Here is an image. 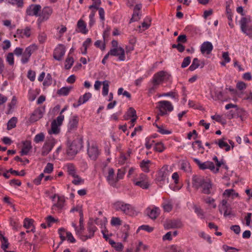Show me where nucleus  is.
Here are the masks:
<instances>
[{
  "label": "nucleus",
  "instance_id": "1",
  "mask_svg": "<svg viewBox=\"0 0 252 252\" xmlns=\"http://www.w3.org/2000/svg\"><path fill=\"white\" fill-rule=\"evenodd\" d=\"M97 228L94 224L93 219L91 218L87 223L86 235H83L80 230L77 231V235L83 242L86 241L89 239L94 237V233L97 231Z\"/></svg>",
  "mask_w": 252,
  "mask_h": 252
},
{
  "label": "nucleus",
  "instance_id": "2",
  "mask_svg": "<svg viewBox=\"0 0 252 252\" xmlns=\"http://www.w3.org/2000/svg\"><path fill=\"white\" fill-rule=\"evenodd\" d=\"M132 182L135 186L144 189H148L150 186L149 177L147 175L142 173L137 175L133 178Z\"/></svg>",
  "mask_w": 252,
  "mask_h": 252
},
{
  "label": "nucleus",
  "instance_id": "3",
  "mask_svg": "<svg viewBox=\"0 0 252 252\" xmlns=\"http://www.w3.org/2000/svg\"><path fill=\"white\" fill-rule=\"evenodd\" d=\"M239 23L241 31L250 37H252V17L250 16L242 17Z\"/></svg>",
  "mask_w": 252,
  "mask_h": 252
},
{
  "label": "nucleus",
  "instance_id": "4",
  "mask_svg": "<svg viewBox=\"0 0 252 252\" xmlns=\"http://www.w3.org/2000/svg\"><path fill=\"white\" fill-rule=\"evenodd\" d=\"M113 207L115 210L121 211L126 215L131 216L134 214V210L132 205L123 201H118L115 202L113 204Z\"/></svg>",
  "mask_w": 252,
  "mask_h": 252
},
{
  "label": "nucleus",
  "instance_id": "5",
  "mask_svg": "<svg viewBox=\"0 0 252 252\" xmlns=\"http://www.w3.org/2000/svg\"><path fill=\"white\" fill-rule=\"evenodd\" d=\"M83 147V138L78 135L72 142L67 150L68 155H76Z\"/></svg>",
  "mask_w": 252,
  "mask_h": 252
},
{
  "label": "nucleus",
  "instance_id": "6",
  "mask_svg": "<svg viewBox=\"0 0 252 252\" xmlns=\"http://www.w3.org/2000/svg\"><path fill=\"white\" fill-rule=\"evenodd\" d=\"M157 108L158 110V115L163 116L173 110L174 107L171 102L167 100H161L158 102Z\"/></svg>",
  "mask_w": 252,
  "mask_h": 252
},
{
  "label": "nucleus",
  "instance_id": "7",
  "mask_svg": "<svg viewBox=\"0 0 252 252\" xmlns=\"http://www.w3.org/2000/svg\"><path fill=\"white\" fill-rule=\"evenodd\" d=\"M170 78L171 75L167 72L164 71H160L154 75L151 82L152 84H155L158 86H159V85L162 83L163 81H168L170 79Z\"/></svg>",
  "mask_w": 252,
  "mask_h": 252
},
{
  "label": "nucleus",
  "instance_id": "8",
  "mask_svg": "<svg viewBox=\"0 0 252 252\" xmlns=\"http://www.w3.org/2000/svg\"><path fill=\"white\" fill-rule=\"evenodd\" d=\"M87 154L90 158L93 160H96L100 154V150L96 143H88Z\"/></svg>",
  "mask_w": 252,
  "mask_h": 252
},
{
  "label": "nucleus",
  "instance_id": "9",
  "mask_svg": "<svg viewBox=\"0 0 252 252\" xmlns=\"http://www.w3.org/2000/svg\"><path fill=\"white\" fill-rule=\"evenodd\" d=\"M39 13V18L37 19L38 25L41 24L44 21L48 20L53 13V9L50 6L44 7Z\"/></svg>",
  "mask_w": 252,
  "mask_h": 252
},
{
  "label": "nucleus",
  "instance_id": "10",
  "mask_svg": "<svg viewBox=\"0 0 252 252\" xmlns=\"http://www.w3.org/2000/svg\"><path fill=\"white\" fill-rule=\"evenodd\" d=\"M56 143L55 139L52 137H50L44 143L41 151V155L43 156H47L52 150Z\"/></svg>",
  "mask_w": 252,
  "mask_h": 252
},
{
  "label": "nucleus",
  "instance_id": "11",
  "mask_svg": "<svg viewBox=\"0 0 252 252\" xmlns=\"http://www.w3.org/2000/svg\"><path fill=\"white\" fill-rule=\"evenodd\" d=\"M66 51L65 46L63 44H59L53 51V58L57 61H61Z\"/></svg>",
  "mask_w": 252,
  "mask_h": 252
},
{
  "label": "nucleus",
  "instance_id": "12",
  "mask_svg": "<svg viewBox=\"0 0 252 252\" xmlns=\"http://www.w3.org/2000/svg\"><path fill=\"white\" fill-rule=\"evenodd\" d=\"M168 168V166L165 165L158 171L156 178L157 182H159L160 184H163L162 182L165 181L169 175V172Z\"/></svg>",
  "mask_w": 252,
  "mask_h": 252
},
{
  "label": "nucleus",
  "instance_id": "13",
  "mask_svg": "<svg viewBox=\"0 0 252 252\" xmlns=\"http://www.w3.org/2000/svg\"><path fill=\"white\" fill-rule=\"evenodd\" d=\"M45 112L44 107H39L36 108L29 118V121L31 123H34L40 120L43 115Z\"/></svg>",
  "mask_w": 252,
  "mask_h": 252
},
{
  "label": "nucleus",
  "instance_id": "14",
  "mask_svg": "<svg viewBox=\"0 0 252 252\" xmlns=\"http://www.w3.org/2000/svg\"><path fill=\"white\" fill-rule=\"evenodd\" d=\"M109 52L110 56L118 57V60L120 61H124L126 60L125 51L122 47L111 48Z\"/></svg>",
  "mask_w": 252,
  "mask_h": 252
},
{
  "label": "nucleus",
  "instance_id": "15",
  "mask_svg": "<svg viewBox=\"0 0 252 252\" xmlns=\"http://www.w3.org/2000/svg\"><path fill=\"white\" fill-rule=\"evenodd\" d=\"M41 11V6L39 4H31L26 9L27 15L30 16H35L38 17Z\"/></svg>",
  "mask_w": 252,
  "mask_h": 252
},
{
  "label": "nucleus",
  "instance_id": "16",
  "mask_svg": "<svg viewBox=\"0 0 252 252\" xmlns=\"http://www.w3.org/2000/svg\"><path fill=\"white\" fill-rule=\"evenodd\" d=\"M193 161L198 166L200 169H210L211 171L215 170V165L213 162L207 161L201 162L199 159L196 158H192Z\"/></svg>",
  "mask_w": 252,
  "mask_h": 252
},
{
  "label": "nucleus",
  "instance_id": "17",
  "mask_svg": "<svg viewBox=\"0 0 252 252\" xmlns=\"http://www.w3.org/2000/svg\"><path fill=\"white\" fill-rule=\"evenodd\" d=\"M31 35V28L30 27H27L24 29H17L14 37L18 38H29Z\"/></svg>",
  "mask_w": 252,
  "mask_h": 252
},
{
  "label": "nucleus",
  "instance_id": "18",
  "mask_svg": "<svg viewBox=\"0 0 252 252\" xmlns=\"http://www.w3.org/2000/svg\"><path fill=\"white\" fill-rule=\"evenodd\" d=\"M142 8V4L139 3L135 5L133 9V13L132 18L130 20V23L138 21L140 20L141 16L140 10Z\"/></svg>",
  "mask_w": 252,
  "mask_h": 252
},
{
  "label": "nucleus",
  "instance_id": "19",
  "mask_svg": "<svg viewBox=\"0 0 252 252\" xmlns=\"http://www.w3.org/2000/svg\"><path fill=\"white\" fill-rule=\"evenodd\" d=\"M182 222L179 220H169L164 224V227L167 229L171 228H178L182 227Z\"/></svg>",
  "mask_w": 252,
  "mask_h": 252
},
{
  "label": "nucleus",
  "instance_id": "20",
  "mask_svg": "<svg viewBox=\"0 0 252 252\" xmlns=\"http://www.w3.org/2000/svg\"><path fill=\"white\" fill-rule=\"evenodd\" d=\"M213 49L212 44L209 41L204 42L200 47V51L202 54L209 55Z\"/></svg>",
  "mask_w": 252,
  "mask_h": 252
},
{
  "label": "nucleus",
  "instance_id": "21",
  "mask_svg": "<svg viewBox=\"0 0 252 252\" xmlns=\"http://www.w3.org/2000/svg\"><path fill=\"white\" fill-rule=\"evenodd\" d=\"M79 118L77 116H73L69 122L68 129L69 131L75 130L78 125Z\"/></svg>",
  "mask_w": 252,
  "mask_h": 252
},
{
  "label": "nucleus",
  "instance_id": "22",
  "mask_svg": "<svg viewBox=\"0 0 252 252\" xmlns=\"http://www.w3.org/2000/svg\"><path fill=\"white\" fill-rule=\"evenodd\" d=\"M32 148V143L30 141L26 140L23 142V147L20 152L21 156L27 155Z\"/></svg>",
  "mask_w": 252,
  "mask_h": 252
},
{
  "label": "nucleus",
  "instance_id": "23",
  "mask_svg": "<svg viewBox=\"0 0 252 252\" xmlns=\"http://www.w3.org/2000/svg\"><path fill=\"white\" fill-rule=\"evenodd\" d=\"M147 212L148 215L153 220L157 218L160 214L159 209L156 207H154L153 209L148 208Z\"/></svg>",
  "mask_w": 252,
  "mask_h": 252
},
{
  "label": "nucleus",
  "instance_id": "24",
  "mask_svg": "<svg viewBox=\"0 0 252 252\" xmlns=\"http://www.w3.org/2000/svg\"><path fill=\"white\" fill-rule=\"evenodd\" d=\"M107 180L111 186H115L117 183V179L114 177V170L112 168L108 169Z\"/></svg>",
  "mask_w": 252,
  "mask_h": 252
},
{
  "label": "nucleus",
  "instance_id": "25",
  "mask_svg": "<svg viewBox=\"0 0 252 252\" xmlns=\"http://www.w3.org/2000/svg\"><path fill=\"white\" fill-rule=\"evenodd\" d=\"M77 27L78 29V32L86 34L88 32L86 23L80 19L77 23Z\"/></svg>",
  "mask_w": 252,
  "mask_h": 252
},
{
  "label": "nucleus",
  "instance_id": "26",
  "mask_svg": "<svg viewBox=\"0 0 252 252\" xmlns=\"http://www.w3.org/2000/svg\"><path fill=\"white\" fill-rule=\"evenodd\" d=\"M205 181V180L201 177L194 176L192 178L193 187L197 189L202 186Z\"/></svg>",
  "mask_w": 252,
  "mask_h": 252
},
{
  "label": "nucleus",
  "instance_id": "27",
  "mask_svg": "<svg viewBox=\"0 0 252 252\" xmlns=\"http://www.w3.org/2000/svg\"><path fill=\"white\" fill-rule=\"evenodd\" d=\"M223 196L231 197L232 199L235 198H240L238 193L236 192L233 189H227L224 190L222 194Z\"/></svg>",
  "mask_w": 252,
  "mask_h": 252
},
{
  "label": "nucleus",
  "instance_id": "28",
  "mask_svg": "<svg viewBox=\"0 0 252 252\" xmlns=\"http://www.w3.org/2000/svg\"><path fill=\"white\" fill-rule=\"evenodd\" d=\"M201 187L202 189V193L206 194H209L211 193V190L212 188V185L210 181L205 180Z\"/></svg>",
  "mask_w": 252,
  "mask_h": 252
},
{
  "label": "nucleus",
  "instance_id": "29",
  "mask_svg": "<svg viewBox=\"0 0 252 252\" xmlns=\"http://www.w3.org/2000/svg\"><path fill=\"white\" fill-rule=\"evenodd\" d=\"M92 96V94L90 93H86L84 95L80 96L78 101V104L75 105L73 104L74 107H77L85 102H86Z\"/></svg>",
  "mask_w": 252,
  "mask_h": 252
},
{
  "label": "nucleus",
  "instance_id": "30",
  "mask_svg": "<svg viewBox=\"0 0 252 252\" xmlns=\"http://www.w3.org/2000/svg\"><path fill=\"white\" fill-rule=\"evenodd\" d=\"M65 167L66 168L68 174L72 177L76 176L77 174L76 168L73 163H69L66 164L65 165Z\"/></svg>",
  "mask_w": 252,
  "mask_h": 252
},
{
  "label": "nucleus",
  "instance_id": "31",
  "mask_svg": "<svg viewBox=\"0 0 252 252\" xmlns=\"http://www.w3.org/2000/svg\"><path fill=\"white\" fill-rule=\"evenodd\" d=\"M151 161L150 160H143L140 163V167L142 170L145 173H149L150 172V165Z\"/></svg>",
  "mask_w": 252,
  "mask_h": 252
},
{
  "label": "nucleus",
  "instance_id": "32",
  "mask_svg": "<svg viewBox=\"0 0 252 252\" xmlns=\"http://www.w3.org/2000/svg\"><path fill=\"white\" fill-rule=\"evenodd\" d=\"M71 89L72 87H62L57 91V94L59 95L66 96L69 94Z\"/></svg>",
  "mask_w": 252,
  "mask_h": 252
},
{
  "label": "nucleus",
  "instance_id": "33",
  "mask_svg": "<svg viewBox=\"0 0 252 252\" xmlns=\"http://www.w3.org/2000/svg\"><path fill=\"white\" fill-rule=\"evenodd\" d=\"M224 138L218 140V146L221 149H224L225 151L228 152L230 150V146L225 142Z\"/></svg>",
  "mask_w": 252,
  "mask_h": 252
},
{
  "label": "nucleus",
  "instance_id": "34",
  "mask_svg": "<svg viewBox=\"0 0 252 252\" xmlns=\"http://www.w3.org/2000/svg\"><path fill=\"white\" fill-rule=\"evenodd\" d=\"M17 121L18 119L15 117H13L11 118L7 124V129L9 130L15 127Z\"/></svg>",
  "mask_w": 252,
  "mask_h": 252
},
{
  "label": "nucleus",
  "instance_id": "35",
  "mask_svg": "<svg viewBox=\"0 0 252 252\" xmlns=\"http://www.w3.org/2000/svg\"><path fill=\"white\" fill-rule=\"evenodd\" d=\"M194 212L196 214L197 216L201 219L204 218L205 213L203 210L199 207L194 205L193 207Z\"/></svg>",
  "mask_w": 252,
  "mask_h": 252
},
{
  "label": "nucleus",
  "instance_id": "36",
  "mask_svg": "<svg viewBox=\"0 0 252 252\" xmlns=\"http://www.w3.org/2000/svg\"><path fill=\"white\" fill-rule=\"evenodd\" d=\"M151 26V20H149V22H147L145 21H143L141 25H139L137 28L138 29V31L139 32H142L145 31L148 29L150 26Z\"/></svg>",
  "mask_w": 252,
  "mask_h": 252
},
{
  "label": "nucleus",
  "instance_id": "37",
  "mask_svg": "<svg viewBox=\"0 0 252 252\" xmlns=\"http://www.w3.org/2000/svg\"><path fill=\"white\" fill-rule=\"evenodd\" d=\"M38 49V46L35 44H32L29 46L27 47L25 50L27 53L31 56L32 54L35 52Z\"/></svg>",
  "mask_w": 252,
  "mask_h": 252
},
{
  "label": "nucleus",
  "instance_id": "38",
  "mask_svg": "<svg viewBox=\"0 0 252 252\" xmlns=\"http://www.w3.org/2000/svg\"><path fill=\"white\" fill-rule=\"evenodd\" d=\"M59 126L56 124L55 121H53L51 123V129L48 131L49 133L58 134L60 132V129L58 127Z\"/></svg>",
  "mask_w": 252,
  "mask_h": 252
},
{
  "label": "nucleus",
  "instance_id": "39",
  "mask_svg": "<svg viewBox=\"0 0 252 252\" xmlns=\"http://www.w3.org/2000/svg\"><path fill=\"white\" fill-rule=\"evenodd\" d=\"M200 65V61L196 58L193 59L191 64L189 68L190 71H193Z\"/></svg>",
  "mask_w": 252,
  "mask_h": 252
},
{
  "label": "nucleus",
  "instance_id": "40",
  "mask_svg": "<svg viewBox=\"0 0 252 252\" xmlns=\"http://www.w3.org/2000/svg\"><path fill=\"white\" fill-rule=\"evenodd\" d=\"M109 84L110 82L108 80H105L102 82L103 88L102 94L104 96H106L108 94Z\"/></svg>",
  "mask_w": 252,
  "mask_h": 252
},
{
  "label": "nucleus",
  "instance_id": "41",
  "mask_svg": "<svg viewBox=\"0 0 252 252\" xmlns=\"http://www.w3.org/2000/svg\"><path fill=\"white\" fill-rule=\"evenodd\" d=\"M58 196V202L56 204H54L53 206L57 207L59 209H62L64 206V203L65 201L63 196Z\"/></svg>",
  "mask_w": 252,
  "mask_h": 252
},
{
  "label": "nucleus",
  "instance_id": "42",
  "mask_svg": "<svg viewBox=\"0 0 252 252\" xmlns=\"http://www.w3.org/2000/svg\"><path fill=\"white\" fill-rule=\"evenodd\" d=\"M162 206L165 212H170L173 208V204L170 201H167L162 204Z\"/></svg>",
  "mask_w": 252,
  "mask_h": 252
},
{
  "label": "nucleus",
  "instance_id": "43",
  "mask_svg": "<svg viewBox=\"0 0 252 252\" xmlns=\"http://www.w3.org/2000/svg\"><path fill=\"white\" fill-rule=\"evenodd\" d=\"M73 178H74V179L72 181V183L74 185H80L84 183V180L81 178L77 174Z\"/></svg>",
  "mask_w": 252,
  "mask_h": 252
},
{
  "label": "nucleus",
  "instance_id": "44",
  "mask_svg": "<svg viewBox=\"0 0 252 252\" xmlns=\"http://www.w3.org/2000/svg\"><path fill=\"white\" fill-rule=\"evenodd\" d=\"M7 2L12 5H16L18 7L22 8L24 5L23 0H6Z\"/></svg>",
  "mask_w": 252,
  "mask_h": 252
},
{
  "label": "nucleus",
  "instance_id": "45",
  "mask_svg": "<svg viewBox=\"0 0 252 252\" xmlns=\"http://www.w3.org/2000/svg\"><path fill=\"white\" fill-rule=\"evenodd\" d=\"M52 84V77L50 73H48L43 82V85L45 87H47Z\"/></svg>",
  "mask_w": 252,
  "mask_h": 252
},
{
  "label": "nucleus",
  "instance_id": "46",
  "mask_svg": "<svg viewBox=\"0 0 252 252\" xmlns=\"http://www.w3.org/2000/svg\"><path fill=\"white\" fill-rule=\"evenodd\" d=\"M93 222L94 225L95 224L97 225H100L101 228H102L103 226H105L106 222H107V220L105 218H103V219H101L96 218L95 219H93Z\"/></svg>",
  "mask_w": 252,
  "mask_h": 252
},
{
  "label": "nucleus",
  "instance_id": "47",
  "mask_svg": "<svg viewBox=\"0 0 252 252\" xmlns=\"http://www.w3.org/2000/svg\"><path fill=\"white\" fill-rule=\"evenodd\" d=\"M74 63L73 58L71 57H68L65 62L64 67L66 69H70Z\"/></svg>",
  "mask_w": 252,
  "mask_h": 252
},
{
  "label": "nucleus",
  "instance_id": "48",
  "mask_svg": "<svg viewBox=\"0 0 252 252\" xmlns=\"http://www.w3.org/2000/svg\"><path fill=\"white\" fill-rule=\"evenodd\" d=\"M154 149L155 151L161 153L165 149V147L162 142H160L155 144Z\"/></svg>",
  "mask_w": 252,
  "mask_h": 252
},
{
  "label": "nucleus",
  "instance_id": "49",
  "mask_svg": "<svg viewBox=\"0 0 252 252\" xmlns=\"http://www.w3.org/2000/svg\"><path fill=\"white\" fill-rule=\"evenodd\" d=\"M1 238L2 239L0 240L1 243V248L4 251H7L6 249L8 248L9 244L8 242V239L4 236H1Z\"/></svg>",
  "mask_w": 252,
  "mask_h": 252
},
{
  "label": "nucleus",
  "instance_id": "50",
  "mask_svg": "<svg viewBox=\"0 0 252 252\" xmlns=\"http://www.w3.org/2000/svg\"><path fill=\"white\" fill-rule=\"evenodd\" d=\"M96 11V10L92 9L91 14L89 15L90 21H89V25L90 27H92L95 23L94 15H95Z\"/></svg>",
  "mask_w": 252,
  "mask_h": 252
},
{
  "label": "nucleus",
  "instance_id": "51",
  "mask_svg": "<svg viewBox=\"0 0 252 252\" xmlns=\"http://www.w3.org/2000/svg\"><path fill=\"white\" fill-rule=\"evenodd\" d=\"M193 149L195 150H200L201 149L202 151L204 150V148L202 145L201 141L200 140H196L193 142L192 144Z\"/></svg>",
  "mask_w": 252,
  "mask_h": 252
},
{
  "label": "nucleus",
  "instance_id": "52",
  "mask_svg": "<svg viewBox=\"0 0 252 252\" xmlns=\"http://www.w3.org/2000/svg\"><path fill=\"white\" fill-rule=\"evenodd\" d=\"M45 135L44 133L40 132L35 136L33 140L36 143H38L40 142L43 141Z\"/></svg>",
  "mask_w": 252,
  "mask_h": 252
},
{
  "label": "nucleus",
  "instance_id": "53",
  "mask_svg": "<svg viewBox=\"0 0 252 252\" xmlns=\"http://www.w3.org/2000/svg\"><path fill=\"white\" fill-rule=\"evenodd\" d=\"M46 222L48 227H51L53 223L58 221V220L55 219L51 216H48L45 218Z\"/></svg>",
  "mask_w": 252,
  "mask_h": 252
},
{
  "label": "nucleus",
  "instance_id": "54",
  "mask_svg": "<svg viewBox=\"0 0 252 252\" xmlns=\"http://www.w3.org/2000/svg\"><path fill=\"white\" fill-rule=\"evenodd\" d=\"M93 3V4L89 6V8L90 9L97 10L99 6L100 5L101 2L100 0H92Z\"/></svg>",
  "mask_w": 252,
  "mask_h": 252
},
{
  "label": "nucleus",
  "instance_id": "55",
  "mask_svg": "<svg viewBox=\"0 0 252 252\" xmlns=\"http://www.w3.org/2000/svg\"><path fill=\"white\" fill-rule=\"evenodd\" d=\"M33 220L26 218L24 221V227L26 229H30L32 226H33Z\"/></svg>",
  "mask_w": 252,
  "mask_h": 252
},
{
  "label": "nucleus",
  "instance_id": "56",
  "mask_svg": "<svg viewBox=\"0 0 252 252\" xmlns=\"http://www.w3.org/2000/svg\"><path fill=\"white\" fill-rule=\"evenodd\" d=\"M6 61L10 65H13L14 63V54L13 53H9L6 57Z\"/></svg>",
  "mask_w": 252,
  "mask_h": 252
},
{
  "label": "nucleus",
  "instance_id": "57",
  "mask_svg": "<svg viewBox=\"0 0 252 252\" xmlns=\"http://www.w3.org/2000/svg\"><path fill=\"white\" fill-rule=\"evenodd\" d=\"M242 96H241L243 99L248 100L250 102H252V92L241 93Z\"/></svg>",
  "mask_w": 252,
  "mask_h": 252
},
{
  "label": "nucleus",
  "instance_id": "58",
  "mask_svg": "<svg viewBox=\"0 0 252 252\" xmlns=\"http://www.w3.org/2000/svg\"><path fill=\"white\" fill-rule=\"evenodd\" d=\"M21 62L23 64L27 63L30 60L31 56L27 53L26 52H24L22 55Z\"/></svg>",
  "mask_w": 252,
  "mask_h": 252
},
{
  "label": "nucleus",
  "instance_id": "59",
  "mask_svg": "<svg viewBox=\"0 0 252 252\" xmlns=\"http://www.w3.org/2000/svg\"><path fill=\"white\" fill-rule=\"evenodd\" d=\"M122 222V221L118 217H113L111 220V224L113 226L121 225Z\"/></svg>",
  "mask_w": 252,
  "mask_h": 252
},
{
  "label": "nucleus",
  "instance_id": "60",
  "mask_svg": "<svg viewBox=\"0 0 252 252\" xmlns=\"http://www.w3.org/2000/svg\"><path fill=\"white\" fill-rule=\"evenodd\" d=\"M94 46L97 48H99L101 50H104L105 48V41L102 43L100 40H96L94 44Z\"/></svg>",
  "mask_w": 252,
  "mask_h": 252
},
{
  "label": "nucleus",
  "instance_id": "61",
  "mask_svg": "<svg viewBox=\"0 0 252 252\" xmlns=\"http://www.w3.org/2000/svg\"><path fill=\"white\" fill-rule=\"evenodd\" d=\"M38 40L40 44L44 43L47 40L46 34L44 32L40 33L38 36Z\"/></svg>",
  "mask_w": 252,
  "mask_h": 252
},
{
  "label": "nucleus",
  "instance_id": "62",
  "mask_svg": "<svg viewBox=\"0 0 252 252\" xmlns=\"http://www.w3.org/2000/svg\"><path fill=\"white\" fill-rule=\"evenodd\" d=\"M152 86L148 89V95L149 96H150L152 94H154L158 87V86L155 84H152Z\"/></svg>",
  "mask_w": 252,
  "mask_h": 252
},
{
  "label": "nucleus",
  "instance_id": "63",
  "mask_svg": "<svg viewBox=\"0 0 252 252\" xmlns=\"http://www.w3.org/2000/svg\"><path fill=\"white\" fill-rule=\"evenodd\" d=\"M10 223L13 229L17 230L18 228L21 227L18 221L13 219H10Z\"/></svg>",
  "mask_w": 252,
  "mask_h": 252
},
{
  "label": "nucleus",
  "instance_id": "64",
  "mask_svg": "<svg viewBox=\"0 0 252 252\" xmlns=\"http://www.w3.org/2000/svg\"><path fill=\"white\" fill-rule=\"evenodd\" d=\"M127 115L129 117H132V118L137 117L136 116V111L132 107H130L128 109L127 111Z\"/></svg>",
  "mask_w": 252,
  "mask_h": 252
}]
</instances>
